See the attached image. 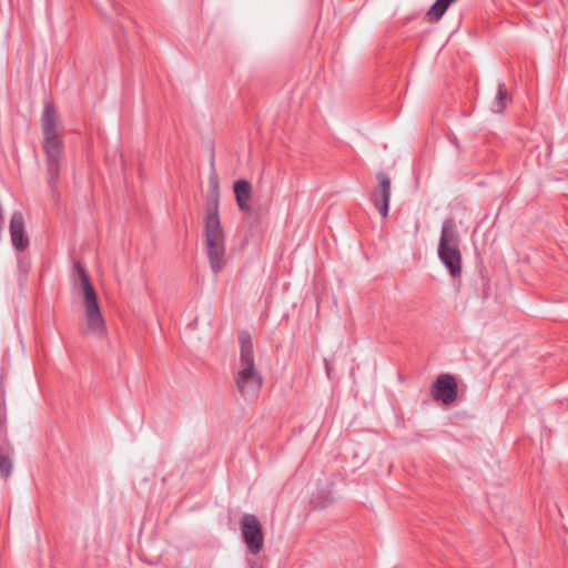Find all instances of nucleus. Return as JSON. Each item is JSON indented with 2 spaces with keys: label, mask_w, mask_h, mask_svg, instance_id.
I'll return each mask as SVG.
<instances>
[{
  "label": "nucleus",
  "mask_w": 568,
  "mask_h": 568,
  "mask_svg": "<svg viewBox=\"0 0 568 568\" xmlns=\"http://www.w3.org/2000/svg\"><path fill=\"white\" fill-rule=\"evenodd\" d=\"M219 204L220 191L215 180L207 195L204 217V247L214 274H219L226 264L225 234L221 225Z\"/></svg>",
  "instance_id": "f257e3e1"
},
{
  "label": "nucleus",
  "mask_w": 568,
  "mask_h": 568,
  "mask_svg": "<svg viewBox=\"0 0 568 568\" xmlns=\"http://www.w3.org/2000/svg\"><path fill=\"white\" fill-rule=\"evenodd\" d=\"M240 357L235 367L234 388L242 398L253 402L263 387V376L255 365L252 336L247 331L239 333Z\"/></svg>",
  "instance_id": "f03ea898"
},
{
  "label": "nucleus",
  "mask_w": 568,
  "mask_h": 568,
  "mask_svg": "<svg viewBox=\"0 0 568 568\" xmlns=\"http://www.w3.org/2000/svg\"><path fill=\"white\" fill-rule=\"evenodd\" d=\"M58 114L51 103H45L41 122L43 130V148L47 156L48 184L51 189L55 184L60 174V161L62 154V141L57 131Z\"/></svg>",
  "instance_id": "7ed1b4c3"
},
{
  "label": "nucleus",
  "mask_w": 568,
  "mask_h": 568,
  "mask_svg": "<svg viewBox=\"0 0 568 568\" xmlns=\"http://www.w3.org/2000/svg\"><path fill=\"white\" fill-rule=\"evenodd\" d=\"M74 270L79 276L83 291L87 329L89 333L101 337L105 333V323L98 304L97 293L90 282L85 268L80 262L74 263Z\"/></svg>",
  "instance_id": "20e7f679"
},
{
  "label": "nucleus",
  "mask_w": 568,
  "mask_h": 568,
  "mask_svg": "<svg viewBox=\"0 0 568 568\" xmlns=\"http://www.w3.org/2000/svg\"><path fill=\"white\" fill-rule=\"evenodd\" d=\"M438 257L453 277L462 275V253L456 223L453 219L444 221L438 244Z\"/></svg>",
  "instance_id": "39448f33"
},
{
  "label": "nucleus",
  "mask_w": 568,
  "mask_h": 568,
  "mask_svg": "<svg viewBox=\"0 0 568 568\" xmlns=\"http://www.w3.org/2000/svg\"><path fill=\"white\" fill-rule=\"evenodd\" d=\"M240 530L247 550L257 555L264 546V534L258 518L253 514H244L240 519Z\"/></svg>",
  "instance_id": "423d86ee"
},
{
  "label": "nucleus",
  "mask_w": 568,
  "mask_h": 568,
  "mask_svg": "<svg viewBox=\"0 0 568 568\" xmlns=\"http://www.w3.org/2000/svg\"><path fill=\"white\" fill-rule=\"evenodd\" d=\"M432 397L444 405L453 404L457 398V382L453 375H439L433 384Z\"/></svg>",
  "instance_id": "0eeeda50"
},
{
  "label": "nucleus",
  "mask_w": 568,
  "mask_h": 568,
  "mask_svg": "<svg viewBox=\"0 0 568 568\" xmlns=\"http://www.w3.org/2000/svg\"><path fill=\"white\" fill-rule=\"evenodd\" d=\"M10 242L18 253L28 250L30 239L26 230V220L22 212L17 211L12 214L9 223Z\"/></svg>",
  "instance_id": "6e6552de"
},
{
  "label": "nucleus",
  "mask_w": 568,
  "mask_h": 568,
  "mask_svg": "<svg viewBox=\"0 0 568 568\" xmlns=\"http://www.w3.org/2000/svg\"><path fill=\"white\" fill-rule=\"evenodd\" d=\"M376 180L378 182V187L372 193L371 200L375 207L378 210L379 214L383 217H386L388 215L389 209L390 179L386 173L378 172L376 174Z\"/></svg>",
  "instance_id": "1a4fd4ad"
},
{
  "label": "nucleus",
  "mask_w": 568,
  "mask_h": 568,
  "mask_svg": "<svg viewBox=\"0 0 568 568\" xmlns=\"http://www.w3.org/2000/svg\"><path fill=\"white\" fill-rule=\"evenodd\" d=\"M234 193L239 209L242 212L250 211V200L252 197V185L247 180H239L234 183Z\"/></svg>",
  "instance_id": "9d476101"
},
{
  "label": "nucleus",
  "mask_w": 568,
  "mask_h": 568,
  "mask_svg": "<svg viewBox=\"0 0 568 568\" xmlns=\"http://www.w3.org/2000/svg\"><path fill=\"white\" fill-rule=\"evenodd\" d=\"M508 93L504 83L498 84L497 97L491 104V111L494 113H503L507 106Z\"/></svg>",
  "instance_id": "9b49d317"
},
{
  "label": "nucleus",
  "mask_w": 568,
  "mask_h": 568,
  "mask_svg": "<svg viewBox=\"0 0 568 568\" xmlns=\"http://www.w3.org/2000/svg\"><path fill=\"white\" fill-rule=\"evenodd\" d=\"M12 473V463L9 457L2 454V477H9Z\"/></svg>",
  "instance_id": "f8f14e48"
},
{
  "label": "nucleus",
  "mask_w": 568,
  "mask_h": 568,
  "mask_svg": "<svg viewBox=\"0 0 568 568\" xmlns=\"http://www.w3.org/2000/svg\"><path fill=\"white\" fill-rule=\"evenodd\" d=\"M18 266L20 271L26 275L29 272L30 263L26 257L21 256L18 258Z\"/></svg>",
  "instance_id": "ddd939ff"
},
{
  "label": "nucleus",
  "mask_w": 568,
  "mask_h": 568,
  "mask_svg": "<svg viewBox=\"0 0 568 568\" xmlns=\"http://www.w3.org/2000/svg\"><path fill=\"white\" fill-rule=\"evenodd\" d=\"M325 366H326L327 373L329 374L328 362L326 359H325Z\"/></svg>",
  "instance_id": "4468645a"
}]
</instances>
